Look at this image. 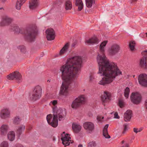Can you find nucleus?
<instances>
[{"label":"nucleus","mask_w":147,"mask_h":147,"mask_svg":"<svg viewBox=\"0 0 147 147\" xmlns=\"http://www.w3.org/2000/svg\"><path fill=\"white\" fill-rule=\"evenodd\" d=\"M139 83L142 86H147V75L145 74H140L138 78Z\"/></svg>","instance_id":"obj_12"},{"label":"nucleus","mask_w":147,"mask_h":147,"mask_svg":"<svg viewBox=\"0 0 147 147\" xmlns=\"http://www.w3.org/2000/svg\"><path fill=\"white\" fill-rule=\"evenodd\" d=\"M82 63L80 57L75 56L68 59L66 64L60 67L62 79L64 81L60 91L61 94L65 96H68V89L74 87V80L77 77Z\"/></svg>","instance_id":"obj_1"},{"label":"nucleus","mask_w":147,"mask_h":147,"mask_svg":"<svg viewBox=\"0 0 147 147\" xmlns=\"http://www.w3.org/2000/svg\"><path fill=\"white\" fill-rule=\"evenodd\" d=\"M11 31H14L15 32H20V29L16 24L12 25L11 26Z\"/></svg>","instance_id":"obj_27"},{"label":"nucleus","mask_w":147,"mask_h":147,"mask_svg":"<svg viewBox=\"0 0 147 147\" xmlns=\"http://www.w3.org/2000/svg\"><path fill=\"white\" fill-rule=\"evenodd\" d=\"M7 78L9 80H13L15 79L19 83L22 80V76L20 73L18 71L10 74L7 76Z\"/></svg>","instance_id":"obj_8"},{"label":"nucleus","mask_w":147,"mask_h":147,"mask_svg":"<svg viewBox=\"0 0 147 147\" xmlns=\"http://www.w3.org/2000/svg\"><path fill=\"white\" fill-rule=\"evenodd\" d=\"M132 115L131 111L129 110H127L124 114V120L125 121H130L132 116Z\"/></svg>","instance_id":"obj_19"},{"label":"nucleus","mask_w":147,"mask_h":147,"mask_svg":"<svg viewBox=\"0 0 147 147\" xmlns=\"http://www.w3.org/2000/svg\"><path fill=\"white\" fill-rule=\"evenodd\" d=\"M129 92L130 90L129 88L127 87L125 89L124 92V96L126 98H128Z\"/></svg>","instance_id":"obj_33"},{"label":"nucleus","mask_w":147,"mask_h":147,"mask_svg":"<svg viewBox=\"0 0 147 147\" xmlns=\"http://www.w3.org/2000/svg\"><path fill=\"white\" fill-rule=\"evenodd\" d=\"M108 124L106 125L104 127L103 131V135L106 138H109L111 137L108 134Z\"/></svg>","instance_id":"obj_24"},{"label":"nucleus","mask_w":147,"mask_h":147,"mask_svg":"<svg viewBox=\"0 0 147 147\" xmlns=\"http://www.w3.org/2000/svg\"><path fill=\"white\" fill-rule=\"evenodd\" d=\"M130 98L134 104L138 105L141 102L142 97L140 94L138 92H133L131 94Z\"/></svg>","instance_id":"obj_7"},{"label":"nucleus","mask_w":147,"mask_h":147,"mask_svg":"<svg viewBox=\"0 0 147 147\" xmlns=\"http://www.w3.org/2000/svg\"><path fill=\"white\" fill-rule=\"evenodd\" d=\"M143 129V127H141L139 128H138V130L139 132L141 131Z\"/></svg>","instance_id":"obj_47"},{"label":"nucleus","mask_w":147,"mask_h":147,"mask_svg":"<svg viewBox=\"0 0 147 147\" xmlns=\"http://www.w3.org/2000/svg\"><path fill=\"white\" fill-rule=\"evenodd\" d=\"M10 112L9 110L7 109H2L0 113L1 117L3 119L8 118L10 116Z\"/></svg>","instance_id":"obj_17"},{"label":"nucleus","mask_w":147,"mask_h":147,"mask_svg":"<svg viewBox=\"0 0 147 147\" xmlns=\"http://www.w3.org/2000/svg\"><path fill=\"white\" fill-rule=\"evenodd\" d=\"M146 36L147 37V33H146Z\"/></svg>","instance_id":"obj_52"},{"label":"nucleus","mask_w":147,"mask_h":147,"mask_svg":"<svg viewBox=\"0 0 147 147\" xmlns=\"http://www.w3.org/2000/svg\"><path fill=\"white\" fill-rule=\"evenodd\" d=\"M38 5V1H29V7L30 10H34L36 9Z\"/></svg>","instance_id":"obj_18"},{"label":"nucleus","mask_w":147,"mask_h":147,"mask_svg":"<svg viewBox=\"0 0 147 147\" xmlns=\"http://www.w3.org/2000/svg\"><path fill=\"white\" fill-rule=\"evenodd\" d=\"M15 136V132L13 131L9 132L7 134L8 138L10 141H12L14 140Z\"/></svg>","instance_id":"obj_26"},{"label":"nucleus","mask_w":147,"mask_h":147,"mask_svg":"<svg viewBox=\"0 0 147 147\" xmlns=\"http://www.w3.org/2000/svg\"><path fill=\"white\" fill-rule=\"evenodd\" d=\"M75 5L78 7V11H81L83 7V4L82 1H76Z\"/></svg>","instance_id":"obj_25"},{"label":"nucleus","mask_w":147,"mask_h":147,"mask_svg":"<svg viewBox=\"0 0 147 147\" xmlns=\"http://www.w3.org/2000/svg\"><path fill=\"white\" fill-rule=\"evenodd\" d=\"M23 1H17L16 5V9L19 10L20 9L21 6L25 2H23Z\"/></svg>","instance_id":"obj_29"},{"label":"nucleus","mask_w":147,"mask_h":147,"mask_svg":"<svg viewBox=\"0 0 147 147\" xmlns=\"http://www.w3.org/2000/svg\"><path fill=\"white\" fill-rule=\"evenodd\" d=\"M37 33V30L35 27L34 28H28L25 33V38L28 41H34Z\"/></svg>","instance_id":"obj_4"},{"label":"nucleus","mask_w":147,"mask_h":147,"mask_svg":"<svg viewBox=\"0 0 147 147\" xmlns=\"http://www.w3.org/2000/svg\"><path fill=\"white\" fill-rule=\"evenodd\" d=\"M78 147H82V145L80 144L78 146Z\"/></svg>","instance_id":"obj_48"},{"label":"nucleus","mask_w":147,"mask_h":147,"mask_svg":"<svg viewBox=\"0 0 147 147\" xmlns=\"http://www.w3.org/2000/svg\"><path fill=\"white\" fill-rule=\"evenodd\" d=\"M144 106L146 109L147 110V99L145 101Z\"/></svg>","instance_id":"obj_45"},{"label":"nucleus","mask_w":147,"mask_h":147,"mask_svg":"<svg viewBox=\"0 0 147 147\" xmlns=\"http://www.w3.org/2000/svg\"><path fill=\"white\" fill-rule=\"evenodd\" d=\"M3 9V7H0V9Z\"/></svg>","instance_id":"obj_51"},{"label":"nucleus","mask_w":147,"mask_h":147,"mask_svg":"<svg viewBox=\"0 0 147 147\" xmlns=\"http://www.w3.org/2000/svg\"><path fill=\"white\" fill-rule=\"evenodd\" d=\"M111 99V94L108 92H104V94L101 97V100L104 102L109 101Z\"/></svg>","instance_id":"obj_16"},{"label":"nucleus","mask_w":147,"mask_h":147,"mask_svg":"<svg viewBox=\"0 0 147 147\" xmlns=\"http://www.w3.org/2000/svg\"><path fill=\"white\" fill-rule=\"evenodd\" d=\"M9 127L7 125H2L0 128V134L2 136L6 135L8 131Z\"/></svg>","instance_id":"obj_20"},{"label":"nucleus","mask_w":147,"mask_h":147,"mask_svg":"<svg viewBox=\"0 0 147 147\" xmlns=\"http://www.w3.org/2000/svg\"><path fill=\"white\" fill-rule=\"evenodd\" d=\"M20 121V118L18 117L14 118L13 119V122L15 124H18Z\"/></svg>","instance_id":"obj_37"},{"label":"nucleus","mask_w":147,"mask_h":147,"mask_svg":"<svg viewBox=\"0 0 147 147\" xmlns=\"http://www.w3.org/2000/svg\"><path fill=\"white\" fill-rule=\"evenodd\" d=\"M114 118L116 119H119V117L117 113H115L114 114Z\"/></svg>","instance_id":"obj_43"},{"label":"nucleus","mask_w":147,"mask_h":147,"mask_svg":"<svg viewBox=\"0 0 147 147\" xmlns=\"http://www.w3.org/2000/svg\"><path fill=\"white\" fill-rule=\"evenodd\" d=\"M96 144L95 141H92L90 142L88 144V147H96Z\"/></svg>","instance_id":"obj_35"},{"label":"nucleus","mask_w":147,"mask_h":147,"mask_svg":"<svg viewBox=\"0 0 147 147\" xmlns=\"http://www.w3.org/2000/svg\"><path fill=\"white\" fill-rule=\"evenodd\" d=\"M8 143L7 142L4 141L1 144L0 147H8Z\"/></svg>","instance_id":"obj_39"},{"label":"nucleus","mask_w":147,"mask_h":147,"mask_svg":"<svg viewBox=\"0 0 147 147\" xmlns=\"http://www.w3.org/2000/svg\"><path fill=\"white\" fill-rule=\"evenodd\" d=\"M104 117H101V116H97V120L98 121L101 122L102 121V120L103 119Z\"/></svg>","instance_id":"obj_41"},{"label":"nucleus","mask_w":147,"mask_h":147,"mask_svg":"<svg viewBox=\"0 0 147 147\" xmlns=\"http://www.w3.org/2000/svg\"><path fill=\"white\" fill-rule=\"evenodd\" d=\"M124 143V141L123 140L121 142V144H123Z\"/></svg>","instance_id":"obj_49"},{"label":"nucleus","mask_w":147,"mask_h":147,"mask_svg":"<svg viewBox=\"0 0 147 147\" xmlns=\"http://www.w3.org/2000/svg\"><path fill=\"white\" fill-rule=\"evenodd\" d=\"M72 128L74 132L78 133L81 130V126L75 123H74L72 125Z\"/></svg>","instance_id":"obj_21"},{"label":"nucleus","mask_w":147,"mask_h":147,"mask_svg":"<svg viewBox=\"0 0 147 147\" xmlns=\"http://www.w3.org/2000/svg\"><path fill=\"white\" fill-rule=\"evenodd\" d=\"M68 44L66 43L60 50L59 52L60 54L61 55L67 52L68 50Z\"/></svg>","instance_id":"obj_28"},{"label":"nucleus","mask_w":147,"mask_h":147,"mask_svg":"<svg viewBox=\"0 0 147 147\" xmlns=\"http://www.w3.org/2000/svg\"><path fill=\"white\" fill-rule=\"evenodd\" d=\"M25 126L24 125H21L16 127V133L18 135V137L19 138L20 135L22 134V133L23 132L25 129Z\"/></svg>","instance_id":"obj_22"},{"label":"nucleus","mask_w":147,"mask_h":147,"mask_svg":"<svg viewBox=\"0 0 147 147\" xmlns=\"http://www.w3.org/2000/svg\"><path fill=\"white\" fill-rule=\"evenodd\" d=\"M65 9L66 10L71 9L72 5L70 1H67L65 3Z\"/></svg>","instance_id":"obj_30"},{"label":"nucleus","mask_w":147,"mask_h":147,"mask_svg":"<svg viewBox=\"0 0 147 147\" xmlns=\"http://www.w3.org/2000/svg\"><path fill=\"white\" fill-rule=\"evenodd\" d=\"M133 131L136 134L139 132L138 130V128L136 127H134L133 128Z\"/></svg>","instance_id":"obj_42"},{"label":"nucleus","mask_w":147,"mask_h":147,"mask_svg":"<svg viewBox=\"0 0 147 147\" xmlns=\"http://www.w3.org/2000/svg\"><path fill=\"white\" fill-rule=\"evenodd\" d=\"M135 42L134 41H131L130 42L129 44V47L130 50L132 51H133L134 49V45Z\"/></svg>","instance_id":"obj_34"},{"label":"nucleus","mask_w":147,"mask_h":147,"mask_svg":"<svg viewBox=\"0 0 147 147\" xmlns=\"http://www.w3.org/2000/svg\"><path fill=\"white\" fill-rule=\"evenodd\" d=\"M118 105L120 108H122L124 107L125 103L123 100L120 99L119 100Z\"/></svg>","instance_id":"obj_36"},{"label":"nucleus","mask_w":147,"mask_h":147,"mask_svg":"<svg viewBox=\"0 0 147 147\" xmlns=\"http://www.w3.org/2000/svg\"><path fill=\"white\" fill-rule=\"evenodd\" d=\"M42 94V89L41 86L38 85L36 86L30 94V98L33 100H36L40 98Z\"/></svg>","instance_id":"obj_5"},{"label":"nucleus","mask_w":147,"mask_h":147,"mask_svg":"<svg viewBox=\"0 0 147 147\" xmlns=\"http://www.w3.org/2000/svg\"><path fill=\"white\" fill-rule=\"evenodd\" d=\"M61 135V140L63 144L65 146H69L70 143H72V142L70 140L71 137L69 134H65V132H63Z\"/></svg>","instance_id":"obj_9"},{"label":"nucleus","mask_w":147,"mask_h":147,"mask_svg":"<svg viewBox=\"0 0 147 147\" xmlns=\"http://www.w3.org/2000/svg\"><path fill=\"white\" fill-rule=\"evenodd\" d=\"M85 98L84 95H81L76 98L73 101L71 107L73 109H76L79 107L82 104L85 102Z\"/></svg>","instance_id":"obj_6"},{"label":"nucleus","mask_w":147,"mask_h":147,"mask_svg":"<svg viewBox=\"0 0 147 147\" xmlns=\"http://www.w3.org/2000/svg\"><path fill=\"white\" fill-rule=\"evenodd\" d=\"M15 147H23L21 144H18L15 145Z\"/></svg>","instance_id":"obj_46"},{"label":"nucleus","mask_w":147,"mask_h":147,"mask_svg":"<svg viewBox=\"0 0 147 147\" xmlns=\"http://www.w3.org/2000/svg\"><path fill=\"white\" fill-rule=\"evenodd\" d=\"M123 130L122 133L125 134L129 129V125L128 124L125 123L123 124Z\"/></svg>","instance_id":"obj_32"},{"label":"nucleus","mask_w":147,"mask_h":147,"mask_svg":"<svg viewBox=\"0 0 147 147\" xmlns=\"http://www.w3.org/2000/svg\"><path fill=\"white\" fill-rule=\"evenodd\" d=\"M57 103V100H54L51 101L50 105H52L55 107L53 109L54 112L53 117L52 118V116L51 114H49L47 116V120L48 123L53 127H57L58 124V117L59 121L61 120L63 118V110L59 108L57 110L56 105Z\"/></svg>","instance_id":"obj_3"},{"label":"nucleus","mask_w":147,"mask_h":147,"mask_svg":"<svg viewBox=\"0 0 147 147\" xmlns=\"http://www.w3.org/2000/svg\"><path fill=\"white\" fill-rule=\"evenodd\" d=\"M75 45H74V44H73V45H72V47H74V46H75Z\"/></svg>","instance_id":"obj_50"},{"label":"nucleus","mask_w":147,"mask_h":147,"mask_svg":"<svg viewBox=\"0 0 147 147\" xmlns=\"http://www.w3.org/2000/svg\"><path fill=\"white\" fill-rule=\"evenodd\" d=\"M119 49L120 47L119 45L117 44L113 45L109 49V54L111 55H114L118 52Z\"/></svg>","instance_id":"obj_15"},{"label":"nucleus","mask_w":147,"mask_h":147,"mask_svg":"<svg viewBox=\"0 0 147 147\" xmlns=\"http://www.w3.org/2000/svg\"><path fill=\"white\" fill-rule=\"evenodd\" d=\"M18 48L20 50L21 52L24 53L26 51V49L24 46L23 45L19 46Z\"/></svg>","instance_id":"obj_38"},{"label":"nucleus","mask_w":147,"mask_h":147,"mask_svg":"<svg viewBox=\"0 0 147 147\" xmlns=\"http://www.w3.org/2000/svg\"><path fill=\"white\" fill-rule=\"evenodd\" d=\"M122 147H129V144L127 143H125L122 146Z\"/></svg>","instance_id":"obj_44"},{"label":"nucleus","mask_w":147,"mask_h":147,"mask_svg":"<svg viewBox=\"0 0 147 147\" xmlns=\"http://www.w3.org/2000/svg\"><path fill=\"white\" fill-rule=\"evenodd\" d=\"M107 42V41L105 40L101 43L100 46L101 54H98L97 57L99 68L98 73L104 76L98 84L103 86L111 83L116 76L121 74L117 65L114 63H110L104 54L105 47Z\"/></svg>","instance_id":"obj_2"},{"label":"nucleus","mask_w":147,"mask_h":147,"mask_svg":"<svg viewBox=\"0 0 147 147\" xmlns=\"http://www.w3.org/2000/svg\"><path fill=\"white\" fill-rule=\"evenodd\" d=\"M99 41L98 39L96 37H94L87 40L85 41V43L88 44H97L98 43Z\"/></svg>","instance_id":"obj_23"},{"label":"nucleus","mask_w":147,"mask_h":147,"mask_svg":"<svg viewBox=\"0 0 147 147\" xmlns=\"http://www.w3.org/2000/svg\"><path fill=\"white\" fill-rule=\"evenodd\" d=\"M12 18L7 16H3L2 18L1 21L0 22V26H3L10 24L13 21Z\"/></svg>","instance_id":"obj_13"},{"label":"nucleus","mask_w":147,"mask_h":147,"mask_svg":"<svg viewBox=\"0 0 147 147\" xmlns=\"http://www.w3.org/2000/svg\"><path fill=\"white\" fill-rule=\"evenodd\" d=\"M86 5L88 7H92L93 4L95 3V1H85Z\"/></svg>","instance_id":"obj_31"},{"label":"nucleus","mask_w":147,"mask_h":147,"mask_svg":"<svg viewBox=\"0 0 147 147\" xmlns=\"http://www.w3.org/2000/svg\"><path fill=\"white\" fill-rule=\"evenodd\" d=\"M142 54L144 56L140 59L139 65L141 67L146 69L147 68V51H144Z\"/></svg>","instance_id":"obj_10"},{"label":"nucleus","mask_w":147,"mask_h":147,"mask_svg":"<svg viewBox=\"0 0 147 147\" xmlns=\"http://www.w3.org/2000/svg\"><path fill=\"white\" fill-rule=\"evenodd\" d=\"M47 34L46 37L47 40H51L54 39L55 38V32L52 28H49L46 31Z\"/></svg>","instance_id":"obj_14"},{"label":"nucleus","mask_w":147,"mask_h":147,"mask_svg":"<svg viewBox=\"0 0 147 147\" xmlns=\"http://www.w3.org/2000/svg\"><path fill=\"white\" fill-rule=\"evenodd\" d=\"M84 128L88 133H92L94 129V124L90 122H86L84 123Z\"/></svg>","instance_id":"obj_11"},{"label":"nucleus","mask_w":147,"mask_h":147,"mask_svg":"<svg viewBox=\"0 0 147 147\" xmlns=\"http://www.w3.org/2000/svg\"><path fill=\"white\" fill-rule=\"evenodd\" d=\"M90 80V81H94V79H95V77L94 74H91L90 76L89 77Z\"/></svg>","instance_id":"obj_40"}]
</instances>
